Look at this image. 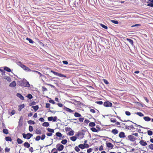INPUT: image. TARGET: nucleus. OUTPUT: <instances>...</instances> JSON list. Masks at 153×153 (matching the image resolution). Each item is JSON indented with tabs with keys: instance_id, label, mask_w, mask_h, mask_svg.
<instances>
[{
	"instance_id": "1",
	"label": "nucleus",
	"mask_w": 153,
	"mask_h": 153,
	"mask_svg": "<svg viewBox=\"0 0 153 153\" xmlns=\"http://www.w3.org/2000/svg\"><path fill=\"white\" fill-rule=\"evenodd\" d=\"M17 64L23 68L25 71H31V70L28 67L26 66L25 65L23 64L21 62H18Z\"/></svg>"
},
{
	"instance_id": "2",
	"label": "nucleus",
	"mask_w": 153,
	"mask_h": 153,
	"mask_svg": "<svg viewBox=\"0 0 153 153\" xmlns=\"http://www.w3.org/2000/svg\"><path fill=\"white\" fill-rule=\"evenodd\" d=\"M21 85L22 86L25 87H28L30 86L29 82L26 80H23L21 83Z\"/></svg>"
},
{
	"instance_id": "3",
	"label": "nucleus",
	"mask_w": 153,
	"mask_h": 153,
	"mask_svg": "<svg viewBox=\"0 0 153 153\" xmlns=\"http://www.w3.org/2000/svg\"><path fill=\"white\" fill-rule=\"evenodd\" d=\"M22 135L24 138L27 140L29 139L33 136V134L30 133H27V134L23 133Z\"/></svg>"
},
{
	"instance_id": "4",
	"label": "nucleus",
	"mask_w": 153,
	"mask_h": 153,
	"mask_svg": "<svg viewBox=\"0 0 153 153\" xmlns=\"http://www.w3.org/2000/svg\"><path fill=\"white\" fill-rule=\"evenodd\" d=\"M56 147L58 151H62L64 148V146L62 144L58 143L56 144Z\"/></svg>"
},
{
	"instance_id": "5",
	"label": "nucleus",
	"mask_w": 153,
	"mask_h": 153,
	"mask_svg": "<svg viewBox=\"0 0 153 153\" xmlns=\"http://www.w3.org/2000/svg\"><path fill=\"white\" fill-rule=\"evenodd\" d=\"M51 73H52L54 75H56L57 76H59L60 77H66V76L64 75L63 74H62L60 73H59L58 72H56L55 71H54L52 70L51 71Z\"/></svg>"
},
{
	"instance_id": "6",
	"label": "nucleus",
	"mask_w": 153,
	"mask_h": 153,
	"mask_svg": "<svg viewBox=\"0 0 153 153\" xmlns=\"http://www.w3.org/2000/svg\"><path fill=\"white\" fill-rule=\"evenodd\" d=\"M128 139L132 142H134L136 140L135 137L132 134L128 135Z\"/></svg>"
},
{
	"instance_id": "7",
	"label": "nucleus",
	"mask_w": 153,
	"mask_h": 153,
	"mask_svg": "<svg viewBox=\"0 0 153 153\" xmlns=\"http://www.w3.org/2000/svg\"><path fill=\"white\" fill-rule=\"evenodd\" d=\"M103 105L106 107H111L112 106V103L108 101H106L104 102Z\"/></svg>"
},
{
	"instance_id": "8",
	"label": "nucleus",
	"mask_w": 153,
	"mask_h": 153,
	"mask_svg": "<svg viewBox=\"0 0 153 153\" xmlns=\"http://www.w3.org/2000/svg\"><path fill=\"white\" fill-rule=\"evenodd\" d=\"M106 147L110 149H112L114 147V145L111 143L108 142L106 143Z\"/></svg>"
},
{
	"instance_id": "9",
	"label": "nucleus",
	"mask_w": 153,
	"mask_h": 153,
	"mask_svg": "<svg viewBox=\"0 0 153 153\" xmlns=\"http://www.w3.org/2000/svg\"><path fill=\"white\" fill-rule=\"evenodd\" d=\"M141 138L142 140H141L139 142V143H140V145H141L142 146H146L147 144L146 142V141H144V140H142V137H141Z\"/></svg>"
},
{
	"instance_id": "10",
	"label": "nucleus",
	"mask_w": 153,
	"mask_h": 153,
	"mask_svg": "<svg viewBox=\"0 0 153 153\" xmlns=\"http://www.w3.org/2000/svg\"><path fill=\"white\" fill-rule=\"evenodd\" d=\"M119 136L120 138H125L126 137L125 133L123 132H120L119 134Z\"/></svg>"
},
{
	"instance_id": "11",
	"label": "nucleus",
	"mask_w": 153,
	"mask_h": 153,
	"mask_svg": "<svg viewBox=\"0 0 153 153\" xmlns=\"http://www.w3.org/2000/svg\"><path fill=\"white\" fill-rule=\"evenodd\" d=\"M9 86L10 87H14L16 86V82L13 81V82H12L10 84Z\"/></svg>"
},
{
	"instance_id": "12",
	"label": "nucleus",
	"mask_w": 153,
	"mask_h": 153,
	"mask_svg": "<svg viewBox=\"0 0 153 153\" xmlns=\"http://www.w3.org/2000/svg\"><path fill=\"white\" fill-rule=\"evenodd\" d=\"M64 110L66 111L69 112L71 113H72L73 111L69 108L65 107L64 108Z\"/></svg>"
},
{
	"instance_id": "13",
	"label": "nucleus",
	"mask_w": 153,
	"mask_h": 153,
	"mask_svg": "<svg viewBox=\"0 0 153 153\" xmlns=\"http://www.w3.org/2000/svg\"><path fill=\"white\" fill-rule=\"evenodd\" d=\"M16 95L18 97H19L21 100H24V97L21 94L19 93H17L16 94Z\"/></svg>"
},
{
	"instance_id": "14",
	"label": "nucleus",
	"mask_w": 153,
	"mask_h": 153,
	"mask_svg": "<svg viewBox=\"0 0 153 153\" xmlns=\"http://www.w3.org/2000/svg\"><path fill=\"white\" fill-rule=\"evenodd\" d=\"M25 107V105L24 104L20 105H19L18 111H21L22 109L23 108Z\"/></svg>"
},
{
	"instance_id": "15",
	"label": "nucleus",
	"mask_w": 153,
	"mask_h": 153,
	"mask_svg": "<svg viewBox=\"0 0 153 153\" xmlns=\"http://www.w3.org/2000/svg\"><path fill=\"white\" fill-rule=\"evenodd\" d=\"M24 146L25 147L28 148L30 147V145L28 142H25L24 144Z\"/></svg>"
},
{
	"instance_id": "16",
	"label": "nucleus",
	"mask_w": 153,
	"mask_h": 153,
	"mask_svg": "<svg viewBox=\"0 0 153 153\" xmlns=\"http://www.w3.org/2000/svg\"><path fill=\"white\" fill-rule=\"evenodd\" d=\"M111 132L114 134H117L118 132V131L117 129H113L111 131Z\"/></svg>"
},
{
	"instance_id": "17",
	"label": "nucleus",
	"mask_w": 153,
	"mask_h": 153,
	"mask_svg": "<svg viewBox=\"0 0 153 153\" xmlns=\"http://www.w3.org/2000/svg\"><path fill=\"white\" fill-rule=\"evenodd\" d=\"M143 119L144 120L146 121H150L151 119L149 117H143Z\"/></svg>"
},
{
	"instance_id": "18",
	"label": "nucleus",
	"mask_w": 153,
	"mask_h": 153,
	"mask_svg": "<svg viewBox=\"0 0 153 153\" xmlns=\"http://www.w3.org/2000/svg\"><path fill=\"white\" fill-rule=\"evenodd\" d=\"M35 133L36 134H41L42 131L40 129H36V130Z\"/></svg>"
},
{
	"instance_id": "19",
	"label": "nucleus",
	"mask_w": 153,
	"mask_h": 153,
	"mask_svg": "<svg viewBox=\"0 0 153 153\" xmlns=\"http://www.w3.org/2000/svg\"><path fill=\"white\" fill-rule=\"evenodd\" d=\"M149 1L151 2V3H150L148 4H147L148 6H149L150 7H153V0H149Z\"/></svg>"
},
{
	"instance_id": "20",
	"label": "nucleus",
	"mask_w": 153,
	"mask_h": 153,
	"mask_svg": "<svg viewBox=\"0 0 153 153\" xmlns=\"http://www.w3.org/2000/svg\"><path fill=\"white\" fill-rule=\"evenodd\" d=\"M32 108L34 109L35 111H36L38 109L39 107L38 105H36L35 106H32Z\"/></svg>"
},
{
	"instance_id": "21",
	"label": "nucleus",
	"mask_w": 153,
	"mask_h": 153,
	"mask_svg": "<svg viewBox=\"0 0 153 153\" xmlns=\"http://www.w3.org/2000/svg\"><path fill=\"white\" fill-rule=\"evenodd\" d=\"M5 140L6 141H12V139L10 137H6L5 138Z\"/></svg>"
},
{
	"instance_id": "22",
	"label": "nucleus",
	"mask_w": 153,
	"mask_h": 153,
	"mask_svg": "<svg viewBox=\"0 0 153 153\" xmlns=\"http://www.w3.org/2000/svg\"><path fill=\"white\" fill-rule=\"evenodd\" d=\"M74 115L76 117H80L81 116V114L78 112L75 113Z\"/></svg>"
},
{
	"instance_id": "23",
	"label": "nucleus",
	"mask_w": 153,
	"mask_h": 153,
	"mask_svg": "<svg viewBox=\"0 0 153 153\" xmlns=\"http://www.w3.org/2000/svg\"><path fill=\"white\" fill-rule=\"evenodd\" d=\"M91 130L94 132H97L98 131V130H97L95 128L93 127L91 128Z\"/></svg>"
},
{
	"instance_id": "24",
	"label": "nucleus",
	"mask_w": 153,
	"mask_h": 153,
	"mask_svg": "<svg viewBox=\"0 0 153 153\" xmlns=\"http://www.w3.org/2000/svg\"><path fill=\"white\" fill-rule=\"evenodd\" d=\"M77 139V137L76 136H73L70 137L71 140L73 141H75Z\"/></svg>"
},
{
	"instance_id": "25",
	"label": "nucleus",
	"mask_w": 153,
	"mask_h": 153,
	"mask_svg": "<svg viewBox=\"0 0 153 153\" xmlns=\"http://www.w3.org/2000/svg\"><path fill=\"white\" fill-rule=\"evenodd\" d=\"M49 124L48 122H45L42 124V126L45 127H48L49 126Z\"/></svg>"
},
{
	"instance_id": "26",
	"label": "nucleus",
	"mask_w": 153,
	"mask_h": 153,
	"mask_svg": "<svg viewBox=\"0 0 153 153\" xmlns=\"http://www.w3.org/2000/svg\"><path fill=\"white\" fill-rule=\"evenodd\" d=\"M33 72H35L37 74H39L40 75V77H41L42 76V74L40 72L36 71H34V70H31Z\"/></svg>"
},
{
	"instance_id": "27",
	"label": "nucleus",
	"mask_w": 153,
	"mask_h": 153,
	"mask_svg": "<svg viewBox=\"0 0 153 153\" xmlns=\"http://www.w3.org/2000/svg\"><path fill=\"white\" fill-rule=\"evenodd\" d=\"M17 143L19 144H22L23 143V141L19 138H18L17 140Z\"/></svg>"
},
{
	"instance_id": "28",
	"label": "nucleus",
	"mask_w": 153,
	"mask_h": 153,
	"mask_svg": "<svg viewBox=\"0 0 153 153\" xmlns=\"http://www.w3.org/2000/svg\"><path fill=\"white\" fill-rule=\"evenodd\" d=\"M26 39L28 41L29 43H30L33 44L34 42L33 41V40L30 38L27 37L26 38Z\"/></svg>"
},
{
	"instance_id": "29",
	"label": "nucleus",
	"mask_w": 153,
	"mask_h": 153,
	"mask_svg": "<svg viewBox=\"0 0 153 153\" xmlns=\"http://www.w3.org/2000/svg\"><path fill=\"white\" fill-rule=\"evenodd\" d=\"M89 126L91 127H94L95 126V124L94 122H90L89 124Z\"/></svg>"
},
{
	"instance_id": "30",
	"label": "nucleus",
	"mask_w": 153,
	"mask_h": 153,
	"mask_svg": "<svg viewBox=\"0 0 153 153\" xmlns=\"http://www.w3.org/2000/svg\"><path fill=\"white\" fill-rule=\"evenodd\" d=\"M4 69L8 72H10L11 71V69L10 68L7 67H5L4 68Z\"/></svg>"
},
{
	"instance_id": "31",
	"label": "nucleus",
	"mask_w": 153,
	"mask_h": 153,
	"mask_svg": "<svg viewBox=\"0 0 153 153\" xmlns=\"http://www.w3.org/2000/svg\"><path fill=\"white\" fill-rule=\"evenodd\" d=\"M48 131L51 133H53L54 132V130L50 128H48L47 129Z\"/></svg>"
},
{
	"instance_id": "32",
	"label": "nucleus",
	"mask_w": 153,
	"mask_h": 153,
	"mask_svg": "<svg viewBox=\"0 0 153 153\" xmlns=\"http://www.w3.org/2000/svg\"><path fill=\"white\" fill-rule=\"evenodd\" d=\"M127 40L131 45H133V41L131 39L128 38H127Z\"/></svg>"
},
{
	"instance_id": "33",
	"label": "nucleus",
	"mask_w": 153,
	"mask_h": 153,
	"mask_svg": "<svg viewBox=\"0 0 153 153\" xmlns=\"http://www.w3.org/2000/svg\"><path fill=\"white\" fill-rule=\"evenodd\" d=\"M67 142V140L66 139H64L62 140L61 142V143L64 144L65 145V144Z\"/></svg>"
},
{
	"instance_id": "34",
	"label": "nucleus",
	"mask_w": 153,
	"mask_h": 153,
	"mask_svg": "<svg viewBox=\"0 0 153 153\" xmlns=\"http://www.w3.org/2000/svg\"><path fill=\"white\" fill-rule=\"evenodd\" d=\"M56 135L57 136L59 137H62V135L61 134V133L59 132H56Z\"/></svg>"
},
{
	"instance_id": "35",
	"label": "nucleus",
	"mask_w": 153,
	"mask_h": 153,
	"mask_svg": "<svg viewBox=\"0 0 153 153\" xmlns=\"http://www.w3.org/2000/svg\"><path fill=\"white\" fill-rule=\"evenodd\" d=\"M78 147L80 149H85V147L84 146V144H80L78 145Z\"/></svg>"
},
{
	"instance_id": "36",
	"label": "nucleus",
	"mask_w": 153,
	"mask_h": 153,
	"mask_svg": "<svg viewBox=\"0 0 153 153\" xmlns=\"http://www.w3.org/2000/svg\"><path fill=\"white\" fill-rule=\"evenodd\" d=\"M3 133L6 134H8V131L7 129H4L3 130Z\"/></svg>"
},
{
	"instance_id": "37",
	"label": "nucleus",
	"mask_w": 153,
	"mask_h": 153,
	"mask_svg": "<svg viewBox=\"0 0 153 153\" xmlns=\"http://www.w3.org/2000/svg\"><path fill=\"white\" fill-rule=\"evenodd\" d=\"M79 148L78 146H76L74 148L75 150L77 152H79L80 150V149Z\"/></svg>"
},
{
	"instance_id": "38",
	"label": "nucleus",
	"mask_w": 153,
	"mask_h": 153,
	"mask_svg": "<svg viewBox=\"0 0 153 153\" xmlns=\"http://www.w3.org/2000/svg\"><path fill=\"white\" fill-rule=\"evenodd\" d=\"M136 114L140 117H142L144 115L142 113L140 112H137L136 113Z\"/></svg>"
},
{
	"instance_id": "39",
	"label": "nucleus",
	"mask_w": 153,
	"mask_h": 153,
	"mask_svg": "<svg viewBox=\"0 0 153 153\" xmlns=\"http://www.w3.org/2000/svg\"><path fill=\"white\" fill-rule=\"evenodd\" d=\"M100 25L103 28H104L105 29H108V27L107 26L105 25L102 24H101Z\"/></svg>"
},
{
	"instance_id": "40",
	"label": "nucleus",
	"mask_w": 153,
	"mask_h": 153,
	"mask_svg": "<svg viewBox=\"0 0 153 153\" xmlns=\"http://www.w3.org/2000/svg\"><path fill=\"white\" fill-rule=\"evenodd\" d=\"M68 135L70 136L73 135L74 134V131H70L68 133Z\"/></svg>"
},
{
	"instance_id": "41",
	"label": "nucleus",
	"mask_w": 153,
	"mask_h": 153,
	"mask_svg": "<svg viewBox=\"0 0 153 153\" xmlns=\"http://www.w3.org/2000/svg\"><path fill=\"white\" fill-rule=\"evenodd\" d=\"M28 123L30 124H34L35 122L34 121L32 120H29L28 121Z\"/></svg>"
},
{
	"instance_id": "42",
	"label": "nucleus",
	"mask_w": 153,
	"mask_h": 153,
	"mask_svg": "<svg viewBox=\"0 0 153 153\" xmlns=\"http://www.w3.org/2000/svg\"><path fill=\"white\" fill-rule=\"evenodd\" d=\"M148 134L150 135H152L153 134V132L152 131L150 130H148L147 131Z\"/></svg>"
},
{
	"instance_id": "43",
	"label": "nucleus",
	"mask_w": 153,
	"mask_h": 153,
	"mask_svg": "<svg viewBox=\"0 0 153 153\" xmlns=\"http://www.w3.org/2000/svg\"><path fill=\"white\" fill-rule=\"evenodd\" d=\"M27 97L30 99L33 98L32 96L30 94H28L27 96Z\"/></svg>"
},
{
	"instance_id": "44",
	"label": "nucleus",
	"mask_w": 153,
	"mask_h": 153,
	"mask_svg": "<svg viewBox=\"0 0 153 153\" xmlns=\"http://www.w3.org/2000/svg\"><path fill=\"white\" fill-rule=\"evenodd\" d=\"M84 145L85 148H88L89 147V145L88 144L84 143Z\"/></svg>"
},
{
	"instance_id": "45",
	"label": "nucleus",
	"mask_w": 153,
	"mask_h": 153,
	"mask_svg": "<svg viewBox=\"0 0 153 153\" xmlns=\"http://www.w3.org/2000/svg\"><path fill=\"white\" fill-rule=\"evenodd\" d=\"M111 21L113 23L116 24H118L119 23L118 21L116 20H111Z\"/></svg>"
},
{
	"instance_id": "46",
	"label": "nucleus",
	"mask_w": 153,
	"mask_h": 153,
	"mask_svg": "<svg viewBox=\"0 0 153 153\" xmlns=\"http://www.w3.org/2000/svg\"><path fill=\"white\" fill-rule=\"evenodd\" d=\"M42 90L43 92L46 91H48L47 89L44 87H42Z\"/></svg>"
},
{
	"instance_id": "47",
	"label": "nucleus",
	"mask_w": 153,
	"mask_h": 153,
	"mask_svg": "<svg viewBox=\"0 0 153 153\" xmlns=\"http://www.w3.org/2000/svg\"><path fill=\"white\" fill-rule=\"evenodd\" d=\"M54 151H55L53 152L52 153H58V152H57V149H56V148L53 149H52L51 152H52Z\"/></svg>"
},
{
	"instance_id": "48",
	"label": "nucleus",
	"mask_w": 153,
	"mask_h": 153,
	"mask_svg": "<svg viewBox=\"0 0 153 153\" xmlns=\"http://www.w3.org/2000/svg\"><path fill=\"white\" fill-rule=\"evenodd\" d=\"M41 139V137L40 136H36V138H35V140L36 141H39Z\"/></svg>"
},
{
	"instance_id": "49",
	"label": "nucleus",
	"mask_w": 153,
	"mask_h": 153,
	"mask_svg": "<svg viewBox=\"0 0 153 153\" xmlns=\"http://www.w3.org/2000/svg\"><path fill=\"white\" fill-rule=\"evenodd\" d=\"M95 103L99 105H102L103 103V102L102 101H96Z\"/></svg>"
},
{
	"instance_id": "50",
	"label": "nucleus",
	"mask_w": 153,
	"mask_h": 153,
	"mask_svg": "<svg viewBox=\"0 0 153 153\" xmlns=\"http://www.w3.org/2000/svg\"><path fill=\"white\" fill-rule=\"evenodd\" d=\"M102 80L103 81L104 83L108 85V84L109 82L107 80L105 79H103Z\"/></svg>"
},
{
	"instance_id": "51",
	"label": "nucleus",
	"mask_w": 153,
	"mask_h": 153,
	"mask_svg": "<svg viewBox=\"0 0 153 153\" xmlns=\"http://www.w3.org/2000/svg\"><path fill=\"white\" fill-rule=\"evenodd\" d=\"M149 147L151 150H153V144H151L149 145Z\"/></svg>"
},
{
	"instance_id": "52",
	"label": "nucleus",
	"mask_w": 153,
	"mask_h": 153,
	"mask_svg": "<svg viewBox=\"0 0 153 153\" xmlns=\"http://www.w3.org/2000/svg\"><path fill=\"white\" fill-rule=\"evenodd\" d=\"M33 128L32 126H30L29 127V131L31 132L33 131Z\"/></svg>"
},
{
	"instance_id": "53",
	"label": "nucleus",
	"mask_w": 153,
	"mask_h": 153,
	"mask_svg": "<svg viewBox=\"0 0 153 153\" xmlns=\"http://www.w3.org/2000/svg\"><path fill=\"white\" fill-rule=\"evenodd\" d=\"M10 150V148H8L7 147L5 148V151L6 152H9Z\"/></svg>"
},
{
	"instance_id": "54",
	"label": "nucleus",
	"mask_w": 153,
	"mask_h": 153,
	"mask_svg": "<svg viewBox=\"0 0 153 153\" xmlns=\"http://www.w3.org/2000/svg\"><path fill=\"white\" fill-rule=\"evenodd\" d=\"M110 121L111 122L114 123L116 122V119H111Z\"/></svg>"
},
{
	"instance_id": "55",
	"label": "nucleus",
	"mask_w": 153,
	"mask_h": 153,
	"mask_svg": "<svg viewBox=\"0 0 153 153\" xmlns=\"http://www.w3.org/2000/svg\"><path fill=\"white\" fill-rule=\"evenodd\" d=\"M125 114H126V115L127 116H130L131 115L130 112L128 111H126L125 112Z\"/></svg>"
},
{
	"instance_id": "56",
	"label": "nucleus",
	"mask_w": 153,
	"mask_h": 153,
	"mask_svg": "<svg viewBox=\"0 0 153 153\" xmlns=\"http://www.w3.org/2000/svg\"><path fill=\"white\" fill-rule=\"evenodd\" d=\"M84 119V117H80L79 119V121L80 122H82L83 121Z\"/></svg>"
},
{
	"instance_id": "57",
	"label": "nucleus",
	"mask_w": 153,
	"mask_h": 153,
	"mask_svg": "<svg viewBox=\"0 0 153 153\" xmlns=\"http://www.w3.org/2000/svg\"><path fill=\"white\" fill-rule=\"evenodd\" d=\"M89 122H90L88 120L86 119L85 120L84 122L86 124H88V123Z\"/></svg>"
},
{
	"instance_id": "58",
	"label": "nucleus",
	"mask_w": 153,
	"mask_h": 153,
	"mask_svg": "<svg viewBox=\"0 0 153 153\" xmlns=\"http://www.w3.org/2000/svg\"><path fill=\"white\" fill-rule=\"evenodd\" d=\"M45 137V134H43L42 135L41 139L42 140H44Z\"/></svg>"
},
{
	"instance_id": "59",
	"label": "nucleus",
	"mask_w": 153,
	"mask_h": 153,
	"mask_svg": "<svg viewBox=\"0 0 153 153\" xmlns=\"http://www.w3.org/2000/svg\"><path fill=\"white\" fill-rule=\"evenodd\" d=\"M48 120L49 121H53V117H50L48 118Z\"/></svg>"
},
{
	"instance_id": "60",
	"label": "nucleus",
	"mask_w": 153,
	"mask_h": 153,
	"mask_svg": "<svg viewBox=\"0 0 153 153\" xmlns=\"http://www.w3.org/2000/svg\"><path fill=\"white\" fill-rule=\"evenodd\" d=\"M50 106V104L48 103H46V108H49Z\"/></svg>"
},
{
	"instance_id": "61",
	"label": "nucleus",
	"mask_w": 153,
	"mask_h": 153,
	"mask_svg": "<svg viewBox=\"0 0 153 153\" xmlns=\"http://www.w3.org/2000/svg\"><path fill=\"white\" fill-rule=\"evenodd\" d=\"M92 149L91 148H89L88 149H87V152L88 153H90L92 152Z\"/></svg>"
},
{
	"instance_id": "62",
	"label": "nucleus",
	"mask_w": 153,
	"mask_h": 153,
	"mask_svg": "<svg viewBox=\"0 0 153 153\" xmlns=\"http://www.w3.org/2000/svg\"><path fill=\"white\" fill-rule=\"evenodd\" d=\"M46 134L48 136L50 137V136H52V135L53 134L51 133L50 132V133H47Z\"/></svg>"
},
{
	"instance_id": "63",
	"label": "nucleus",
	"mask_w": 153,
	"mask_h": 153,
	"mask_svg": "<svg viewBox=\"0 0 153 153\" xmlns=\"http://www.w3.org/2000/svg\"><path fill=\"white\" fill-rule=\"evenodd\" d=\"M49 102L53 104H55V102L53 100H49Z\"/></svg>"
},
{
	"instance_id": "64",
	"label": "nucleus",
	"mask_w": 153,
	"mask_h": 153,
	"mask_svg": "<svg viewBox=\"0 0 153 153\" xmlns=\"http://www.w3.org/2000/svg\"><path fill=\"white\" fill-rule=\"evenodd\" d=\"M57 119V117L56 116L54 117H53V122H55Z\"/></svg>"
}]
</instances>
